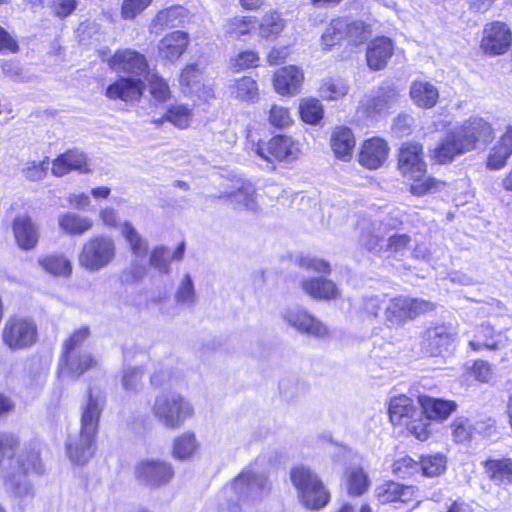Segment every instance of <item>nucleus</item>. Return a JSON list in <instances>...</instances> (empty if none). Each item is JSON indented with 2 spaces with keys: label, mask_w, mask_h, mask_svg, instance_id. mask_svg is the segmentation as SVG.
Instances as JSON below:
<instances>
[{
  "label": "nucleus",
  "mask_w": 512,
  "mask_h": 512,
  "mask_svg": "<svg viewBox=\"0 0 512 512\" xmlns=\"http://www.w3.org/2000/svg\"><path fill=\"white\" fill-rule=\"evenodd\" d=\"M0 465L7 491L16 505L23 510L34 498V489L27 475L44 472L39 450L35 446L19 447L18 439L11 434H0Z\"/></svg>",
  "instance_id": "obj_1"
},
{
  "label": "nucleus",
  "mask_w": 512,
  "mask_h": 512,
  "mask_svg": "<svg viewBox=\"0 0 512 512\" xmlns=\"http://www.w3.org/2000/svg\"><path fill=\"white\" fill-rule=\"evenodd\" d=\"M493 138L492 125L482 117L472 116L446 132L432 157L439 164L451 163L458 156L487 146Z\"/></svg>",
  "instance_id": "obj_2"
},
{
  "label": "nucleus",
  "mask_w": 512,
  "mask_h": 512,
  "mask_svg": "<svg viewBox=\"0 0 512 512\" xmlns=\"http://www.w3.org/2000/svg\"><path fill=\"white\" fill-rule=\"evenodd\" d=\"M267 474L258 462L245 467L219 494L220 512H241V504L261 500L270 492Z\"/></svg>",
  "instance_id": "obj_3"
},
{
  "label": "nucleus",
  "mask_w": 512,
  "mask_h": 512,
  "mask_svg": "<svg viewBox=\"0 0 512 512\" xmlns=\"http://www.w3.org/2000/svg\"><path fill=\"white\" fill-rule=\"evenodd\" d=\"M246 149L268 164L274 161L292 162L301 155L300 143L290 136L278 135L264 143L251 131L247 134Z\"/></svg>",
  "instance_id": "obj_4"
},
{
  "label": "nucleus",
  "mask_w": 512,
  "mask_h": 512,
  "mask_svg": "<svg viewBox=\"0 0 512 512\" xmlns=\"http://www.w3.org/2000/svg\"><path fill=\"white\" fill-rule=\"evenodd\" d=\"M151 411L162 426L171 430L182 427L194 414L191 403L174 392L159 393L154 399Z\"/></svg>",
  "instance_id": "obj_5"
},
{
  "label": "nucleus",
  "mask_w": 512,
  "mask_h": 512,
  "mask_svg": "<svg viewBox=\"0 0 512 512\" xmlns=\"http://www.w3.org/2000/svg\"><path fill=\"white\" fill-rule=\"evenodd\" d=\"M290 480L301 503L308 509H321L329 502V492L310 468L303 465L292 468Z\"/></svg>",
  "instance_id": "obj_6"
},
{
  "label": "nucleus",
  "mask_w": 512,
  "mask_h": 512,
  "mask_svg": "<svg viewBox=\"0 0 512 512\" xmlns=\"http://www.w3.org/2000/svg\"><path fill=\"white\" fill-rule=\"evenodd\" d=\"M116 257L114 240L105 235L89 238L82 246L79 255V265L88 272H98L109 266Z\"/></svg>",
  "instance_id": "obj_7"
},
{
  "label": "nucleus",
  "mask_w": 512,
  "mask_h": 512,
  "mask_svg": "<svg viewBox=\"0 0 512 512\" xmlns=\"http://www.w3.org/2000/svg\"><path fill=\"white\" fill-rule=\"evenodd\" d=\"M434 309L433 303L422 299L397 296L388 299L384 319L387 327L398 328L417 316Z\"/></svg>",
  "instance_id": "obj_8"
},
{
  "label": "nucleus",
  "mask_w": 512,
  "mask_h": 512,
  "mask_svg": "<svg viewBox=\"0 0 512 512\" xmlns=\"http://www.w3.org/2000/svg\"><path fill=\"white\" fill-rule=\"evenodd\" d=\"M38 329L33 319L24 316L9 317L2 329L3 344L11 351L24 350L37 340Z\"/></svg>",
  "instance_id": "obj_9"
},
{
  "label": "nucleus",
  "mask_w": 512,
  "mask_h": 512,
  "mask_svg": "<svg viewBox=\"0 0 512 512\" xmlns=\"http://www.w3.org/2000/svg\"><path fill=\"white\" fill-rule=\"evenodd\" d=\"M138 482L149 488H160L167 485L174 477V469L166 460L147 457L140 459L134 467Z\"/></svg>",
  "instance_id": "obj_10"
},
{
  "label": "nucleus",
  "mask_w": 512,
  "mask_h": 512,
  "mask_svg": "<svg viewBox=\"0 0 512 512\" xmlns=\"http://www.w3.org/2000/svg\"><path fill=\"white\" fill-rule=\"evenodd\" d=\"M281 319L301 334L315 338H325L329 334L327 326L300 306L286 307L280 312Z\"/></svg>",
  "instance_id": "obj_11"
},
{
  "label": "nucleus",
  "mask_w": 512,
  "mask_h": 512,
  "mask_svg": "<svg viewBox=\"0 0 512 512\" xmlns=\"http://www.w3.org/2000/svg\"><path fill=\"white\" fill-rule=\"evenodd\" d=\"M398 99V93L394 88L381 87L361 100L358 112L371 121H377L388 114Z\"/></svg>",
  "instance_id": "obj_12"
},
{
  "label": "nucleus",
  "mask_w": 512,
  "mask_h": 512,
  "mask_svg": "<svg viewBox=\"0 0 512 512\" xmlns=\"http://www.w3.org/2000/svg\"><path fill=\"white\" fill-rule=\"evenodd\" d=\"M511 43L512 32L507 24L494 21L485 25L480 47L486 55H502L509 50Z\"/></svg>",
  "instance_id": "obj_13"
},
{
  "label": "nucleus",
  "mask_w": 512,
  "mask_h": 512,
  "mask_svg": "<svg viewBox=\"0 0 512 512\" xmlns=\"http://www.w3.org/2000/svg\"><path fill=\"white\" fill-rule=\"evenodd\" d=\"M107 62L114 72L130 75L134 78L145 74L149 67L143 54L129 48L117 50Z\"/></svg>",
  "instance_id": "obj_14"
},
{
  "label": "nucleus",
  "mask_w": 512,
  "mask_h": 512,
  "mask_svg": "<svg viewBox=\"0 0 512 512\" xmlns=\"http://www.w3.org/2000/svg\"><path fill=\"white\" fill-rule=\"evenodd\" d=\"M397 168L404 178L425 173L427 164L422 144L415 141L402 143L398 150Z\"/></svg>",
  "instance_id": "obj_15"
},
{
  "label": "nucleus",
  "mask_w": 512,
  "mask_h": 512,
  "mask_svg": "<svg viewBox=\"0 0 512 512\" xmlns=\"http://www.w3.org/2000/svg\"><path fill=\"white\" fill-rule=\"evenodd\" d=\"M390 152L388 142L381 137H371L362 142L358 153V162L369 170L381 168Z\"/></svg>",
  "instance_id": "obj_16"
},
{
  "label": "nucleus",
  "mask_w": 512,
  "mask_h": 512,
  "mask_svg": "<svg viewBox=\"0 0 512 512\" xmlns=\"http://www.w3.org/2000/svg\"><path fill=\"white\" fill-rule=\"evenodd\" d=\"M190 42L187 32L175 30L161 38L157 45L158 58L164 64H175L186 52Z\"/></svg>",
  "instance_id": "obj_17"
},
{
  "label": "nucleus",
  "mask_w": 512,
  "mask_h": 512,
  "mask_svg": "<svg viewBox=\"0 0 512 512\" xmlns=\"http://www.w3.org/2000/svg\"><path fill=\"white\" fill-rule=\"evenodd\" d=\"M401 221L398 218H385L379 222L372 223L362 231L360 243L368 251L382 253L384 251V237L392 229L398 227Z\"/></svg>",
  "instance_id": "obj_18"
},
{
  "label": "nucleus",
  "mask_w": 512,
  "mask_h": 512,
  "mask_svg": "<svg viewBox=\"0 0 512 512\" xmlns=\"http://www.w3.org/2000/svg\"><path fill=\"white\" fill-rule=\"evenodd\" d=\"M105 404V398L100 393L89 391L85 403L81 406V427L84 435H97L98 424Z\"/></svg>",
  "instance_id": "obj_19"
},
{
  "label": "nucleus",
  "mask_w": 512,
  "mask_h": 512,
  "mask_svg": "<svg viewBox=\"0 0 512 512\" xmlns=\"http://www.w3.org/2000/svg\"><path fill=\"white\" fill-rule=\"evenodd\" d=\"M394 54V42L389 37L379 36L371 40L366 50L367 66L373 71L384 69Z\"/></svg>",
  "instance_id": "obj_20"
},
{
  "label": "nucleus",
  "mask_w": 512,
  "mask_h": 512,
  "mask_svg": "<svg viewBox=\"0 0 512 512\" xmlns=\"http://www.w3.org/2000/svg\"><path fill=\"white\" fill-rule=\"evenodd\" d=\"M12 230L17 246L23 251L33 250L39 241V228L28 215L13 220Z\"/></svg>",
  "instance_id": "obj_21"
},
{
  "label": "nucleus",
  "mask_w": 512,
  "mask_h": 512,
  "mask_svg": "<svg viewBox=\"0 0 512 512\" xmlns=\"http://www.w3.org/2000/svg\"><path fill=\"white\" fill-rule=\"evenodd\" d=\"M203 72L197 64L187 65L181 72L179 83L185 95H197L198 98L207 100L212 96V89L203 83Z\"/></svg>",
  "instance_id": "obj_22"
},
{
  "label": "nucleus",
  "mask_w": 512,
  "mask_h": 512,
  "mask_svg": "<svg viewBox=\"0 0 512 512\" xmlns=\"http://www.w3.org/2000/svg\"><path fill=\"white\" fill-rule=\"evenodd\" d=\"M94 435H84L80 431L78 436H71L66 443V452L70 461L79 466L85 465L95 452Z\"/></svg>",
  "instance_id": "obj_23"
},
{
  "label": "nucleus",
  "mask_w": 512,
  "mask_h": 512,
  "mask_svg": "<svg viewBox=\"0 0 512 512\" xmlns=\"http://www.w3.org/2000/svg\"><path fill=\"white\" fill-rule=\"evenodd\" d=\"M144 90V82L140 78L121 77L106 89V96L111 100L125 102L140 99Z\"/></svg>",
  "instance_id": "obj_24"
},
{
  "label": "nucleus",
  "mask_w": 512,
  "mask_h": 512,
  "mask_svg": "<svg viewBox=\"0 0 512 512\" xmlns=\"http://www.w3.org/2000/svg\"><path fill=\"white\" fill-rule=\"evenodd\" d=\"M303 79V72L297 66L283 67L274 75V89L280 95L293 96L299 92Z\"/></svg>",
  "instance_id": "obj_25"
},
{
  "label": "nucleus",
  "mask_w": 512,
  "mask_h": 512,
  "mask_svg": "<svg viewBox=\"0 0 512 512\" xmlns=\"http://www.w3.org/2000/svg\"><path fill=\"white\" fill-rule=\"evenodd\" d=\"M455 335L454 329L445 324L428 328L424 336L427 352L432 356L441 354L453 343Z\"/></svg>",
  "instance_id": "obj_26"
},
{
  "label": "nucleus",
  "mask_w": 512,
  "mask_h": 512,
  "mask_svg": "<svg viewBox=\"0 0 512 512\" xmlns=\"http://www.w3.org/2000/svg\"><path fill=\"white\" fill-rule=\"evenodd\" d=\"M98 364L90 352L81 351L69 356H62L59 371L62 376L79 377L84 372L96 367Z\"/></svg>",
  "instance_id": "obj_27"
},
{
  "label": "nucleus",
  "mask_w": 512,
  "mask_h": 512,
  "mask_svg": "<svg viewBox=\"0 0 512 512\" xmlns=\"http://www.w3.org/2000/svg\"><path fill=\"white\" fill-rule=\"evenodd\" d=\"M512 155V126H507L503 135L492 146L487 157L486 166L490 170L502 169Z\"/></svg>",
  "instance_id": "obj_28"
},
{
  "label": "nucleus",
  "mask_w": 512,
  "mask_h": 512,
  "mask_svg": "<svg viewBox=\"0 0 512 512\" xmlns=\"http://www.w3.org/2000/svg\"><path fill=\"white\" fill-rule=\"evenodd\" d=\"M331 149L336 158L342 161H350L355 147V137L351 129L336 127L330 139Z\"/></svg>",
  "instance_id": "obj_29"
},
{
  "label": "nucleus",
  "mask_w": 512,
  "mask_h": 512,
  "mask_svg": "<svg viewBox=\"0 0 512 512\" xmlns=\"http://www.w3.org/2000/svg\"><path fill=\"white\" fill-rule=\"evenodd\" d=\"M71 170H78L80 172H86L88 170L87 158L82 152L70 150L59 155L52 162V174L54 176H64Z\"/></svg>",
  "instance_id": "obj_30"
},
{
  "label": "nucleus",
  "mask_w": 512,
  "mask_h": 512,
  "mask_svg": "<svg viewBox=\"0 0 512 512\" xmlns=\"http://www.w3.org/2000/svg\"><path fill=\"white\" fill-rule=\"evenodd\" d=\"M410 97L416 106L430 109L437 104L439 91L431 82L426 80H415L410 86Z\"/></svg>",
  "instance_id": "obj_31"
},
{
  "label": "nucleus",
  "mask_w": 512,
  "mask_h": 512,
  "mask_svg": "<svg viewBox=\"0 0 512 512\" xmlns=\"http://www.w3.org/2000/svg\"><path fill=\"white\" fill-rule=\"evenodd\" d=\"M301 287L308 296L316 300H330L339 296L336 284L324 277L305 279Z\"/></svg>",
  "instance_id": "obj_32"
},
{
  "label": "nucleus",
  "mask_w": 512,
  "mask_h": 512,
  "mask_svg": "<svg viewBox=\"0 0 512 512\" xmlns=\"http://www.w3.org/2000/svg\"><path fill=\"white\" fill-rule=\"evenodd\" d=\"M419 402L422 407V413L427 419L443 421L453 413L457 404L454 401L432 398L429 396H421Z\"/></svg>",
  "instance_id": "obj_33"
},
{
  "label": "nucleus",
  "mask_w": 512,
  "mask_h": 512,
  "mask_svg": "<svg viewBox=\"0 0 512 512\" xmlns=\"http://www.w3.org/2000/svg\"><path fill=\"white\" fill-rule=\"evenodd\" d=\"M93 220L76 212H64L58 216L59 229L70 236H81L93 227Z\"/></svg>",
  "instance_id": "obj_34"
},
{
  "label": "nucleus",
  "mask_w": 512,
  "mask_h": 512,
  "mask_svg": "<svg viewBox=\"0 0 512 512\" xmlns=\"http://www.w3.org/2000/svg\"><path fill=\"white\" fill-rule=\"evenodd\" d=\"M188 17V11L182 6H173L160 11L153 19L150 30L158 32L165 28L181 26Z\"/></svg>",
  "instance_id": "obj_35"
},
{
  "label": "nucleus",
  "mask_w": 512,
  "mask_h": 512,
  "mask_svg": "<svg viewBox=\"0 0 512 512\" xmlns=\"http://www.w3.org/2000/svg\"><path fill=\"white\" fill-rule=\"evenodd\" d=\"M413 400L405 395L393 397L389 403V417L393 424H405L418 415Z\"/></svg>",
  "instance_id": "obj_36"
},
{
  "label": "nucleus",
  "mask_w": 512,
  "mask_h": 512,
  "mask_svg": "<svg viewBox=\"0 0 512 512\" xmlns=\"http://www.w3.org/2000/svg\"><path fill=\"white\" fill-rule=\"evenodd\" d=\"M375 493L378 501L382 504L396 501L408 502L414 494V488L389 481L378 486Z\"/></svg>",
  "instance_id": "obj_37"
},
{
  "label": "nucleus",
  "mask_w": 512,
  "mask_h": 512,
  "mask_svg": "<svg viewBox=\"0 0 512 512\" xmlns=\"http://www.w3.org/2000/svg\"><path fill=\"white\" fill-rule=\"evenodd\" d=\"M231 96L241 102L253 104L260 98L259 86L250 76H243L234 81L230 87Z\"/></svg>",
  "instance_id": "obj_38"
},
{
  "label": "nucleus",
  "mask_w": 512,
  "mask_h": 512,
  "mask_svg": "<svg viewBox=\"0 0 512 512\" xmlns=\"http://www.w3.org/2000/svg\"><path fill=\"white\" fill-rule=\"evenodd\" d=\"M484 469L489 478L499 486L512 484V460L488 459L484 463Z\"/></svg>",
  "instance_id": "obj_39"
},
{
  "label": "nucleus",
  "mask_w": 512,
  "mask_h": 512,
  "mask_svg": "<svg viewBox=\"0 0 512 512\" xmlns=\"http://www.w3.org/2000/svg\"><path fill=\"white\" fill-rule=\"evenodd\" d=\"M230 202L237 209H245L250 212H257L259 209V195L250 183H243L237 190L229 194Z\"/></svg>",
  "instance_id": "obj_40"
},
{
  "label": "nucleus",
  "mask_w": 512,
  "mask_h": 512,
  "mask_svg": "<svg viewBox=\"0 0 512 512\" xmlns=\"http://www.w3.org/2000/svg\"><path fill=\"white\" fill-rule=\"evenodd\" d=\"M286 25L285 19L277 12L264 14L259 23V36L266 40H275L279 37Z\"/></svg>",
  "instance_id": "obj_41"
},
{
  "label": "nucleus",
  "mask_w": 512,
  "mask_h": 512,
  "mask_svg": "<svg viewBox=\"0 0 512 512\" xmlns=\"http://www.w3.org/2000/svg\"><path fill=\"white\" fill-rule=\"evenodd\" d=\"M405 179L410 181L411 194L418 197L435 193L444 186L443 182L433 176L427 175V171L425 173H419V175L416 176L406 177Z\"/></svg>",
  "instance_id": "obj_42"
},
{
  "label": "nucleus",
  "mask_w": 512,
  "mask_h": 512,
  "mask_svg": "<svg viewBox=\"0 0 512 512\" xmlns=\"http://www.w3.org/2000/svg\"><path fill=\"white\" fill-rule=\"evenodd\" d=\"M345 39L350 45L358 46L365 43L372 35L373 25L363 20L346 18Z\"/></svg>",
  "instance_id": "obj_43"
},
{
  "label": "nucleus",
  "mask_w": 512,
  "mask_h": 512,
  "mask_svg": "<svg viewBox=\"0 0 512 512\" xmlns=\"http://www.w3.org/2000/svg\"><path fill=\"white\" fill-rule=\"evenodd\" d=\"M198 448L199 444L195 434L191 431H185L174 439L172 453L176 459L188 460Z\"/></svg>",
  "instance_id": "obj_44"
},
{
  "label": "nucleus",
  "mask_w": 512,
  "mask_h": 512,
  "mask_svg": "<svg viewBox=\"0 0 512 512\" xmlns=\"http://www.w3.org/2000/svg\"><path fill=\"white\" fill-rule=\"evenodd\" d=\"M38 262L44 271L53 276L69 277L72 273V264L63 255H48L39 258Z\"/></svg>",
  "instance_id": "obj_45"
},
{
  "label": "nucleus",
  "mask_w": 512,
  "mask_h": 512,
  "mask_svg": "<svg viewBox=\"0 0 512 512\" xmlns=\"http://www.w3.org/2000/svg\"><path fill=\"white\" fill-rule=\"evenodd\" d=\"M175 301L178 306L191 309L197 303V294L192 277L185 274L179 281L175 292Z\"/></svg>",
  "instance_id": "obj_46"
},
{
  "label": "nucleus",
  "mask_w": 512,
  "mask_h": 512,
  "mask_svg": "<svg viewBox=\"0 0 512 512\" xmlns=\"http://www.w3.org/2000/svg\"><path fill=\"white\" fill-rule=\"evenodd\" d=\"M164 118L173 126L179 129H186L192 121L193 108L187 104H172L164 113Z\"/></svg>",
  "instance_id": "obj_47"
},
{
  "label": "nucleus",
  "mask_w": 512,
  "mask_h": 512,
  "mask_svg": "<svg viewBox=\"0 0 512 512\" xmlns=\"http://www.w3.org/2000/svg\"><path fill=\"white\" fill-rule=\"evenodd\" d=\"M148 92L154 104H163L171 99V90L168 82L157 73L147 77Z\"/></svg>",
  "instance_id": "obj_48"
},
{
  "label": "nucleus",
  "mask_w": 512,
  "mask_h": 512,
  "mask_svg": "<svg viewBox=\"0 0 512 512\" xmlns=\"http://www.w3.org/2000/svg\"><path fill=\"white\" fill-rule=\"evenodd\" d=\"M299 113L305 123L316 125L323 119L324 108L316 98H303L299 104Z\"/></svg>",
  "instance_id": "obj_49"
},
{
  "label": "nucleus",
  "mask_w": 512,
  "mask_h": 512,
  "mask_svg": "<svg viewBox=\"0 0 512 512\" xmlns=\"http://www.w3.org/2000/svg\"><path fill=\"white\" fill-rule=\"evenodd\" d=\"M346 27V18L333 19L321 36V44L323 48L330 49L332 46L345 39Z\"/></svg>",
  "instance_id": "obj_50"
},
{
  "label": "nucleus",
  "mask_w": 512,
  "mask_h": 512,
  "mask_svg": "<svg viewBox=\"0 0 512 512\" xmlns=\"http://www.w3.org/2000/svg\"><path fill=\"white\" fill-rule=\"evenodd\" d=\"M121 232L135 256L143 257L147 254L148 246L146 241L130 222L126 221L123 223Z\"/></svg>",
  "instance_id": "obj_51"
},
{
  "label": "nucleus",
  "mask_w": 512,
  "mask_h": 512,
  "mask_svg": "<svg viewBox=\"0 0 512 512\" xmlns=\"http://www.w3.org/2000/svg\"><path fill=\"white\" fill-rule=\"evenodd\" d=\"M144 370L141 366H127L122 372V387L127 393H137L142 388Z\"/></svg>",
  "instance_id": "obj_52"
},
{
  "label": "nucleus",
  "mask_w": 512,
  "mask_h": 512,
  "mask_svg": "<svg viewBox=\"0 0 512 512\" xmlns=\"http://www.w3.org/2000/svg\"><path fill=\"white\" fill-rule=\"evenodd\" d=\"M349 90L348 83L340 78H331L324 81L320 87V95L327 100H338L344 97Z\"/></svg>",
  "instance_id": "obj_53"
},
{
  "label": "nucleus",
  "mask_w": 512,
  "mask_h": 512,
  "mask_svg": "<svg viewBox=\"0 0 512 512\" xmlns=\"http://www.w3.org/2000/svg\"><path fill=\"white\" fill-rule=\"evenodd\" d=\"M446 464V456L441 453H436L433 455L422 456L420 465L425 476L435 477L446 470Z\"/></svg>",
  "instance_id": "obj_54"
},
{
  "label": "nucleus",
  "mask_w": 512,
  "mask_h": 512,
  "mask_svg": "<svg viewBox=\"0 0 512 512\" xmlns=\"http://www.w3.org/2000/svg\"><path fill=\"white\" fill-rule=\"evenodd\" d=\"M494 330L489 325L481 326L475 335V339L469 342L470 347L474 351H479L483 348L494 350L499 347L498 341L494 340Z\"/></svg>",
  "instance_id": "obj_55"
},
{
  "label": "nucleus",
  "mask_w": 512,
  "mask_h": 512,
  "mask_svg": "<svg viewBox=\"0 0 512 512\" xmlns=\"http://www.w3.org/2000/svg\"><path fill=\"white\" fill-rule=\"evenodd\" d=\"M268 122L274 128L284 129L292 124L293 119L287 107L273 104L268 111Z\"/></svg>",
  "instance_id": "obj_56"
},
{
  "label": "nucleus",
  "mask_w": 512,
  "mask_h": 512,
  "mask_svg": "<svg viewBox=\"0 0 512 512\" xmlns=\"http://www.w3.org/2000/svg\"><path fill=\"white\" fill-rule=\"evenodd\" d=\"M49 165L50 162L48 157H45L40 162L27 161L23 164L21 172L29 181H40L46 176Z\"/></svg>",
  "instance_id": "obj_57"
},
{
  "label": "nucleus",
  "mask_w": 512,
  "mask_h": 512,
  "mask_svg": "<svg viewBox=\"0 0 512 512\" xmlns=\"http://www.w3.org/2000/svg\"><path fill=\"white\" fill-rule=\"evenodd\" d=\"M260 57L253 50H245L230 59V65L235 72H240L259 65Z\"/></svg>",
  "instance_id": "obj_58"
},
{
  "label": "nucleus",
  "mask_w": 512,
  "mask_h": 512,
  "mask_svg": "<svg viewBox=\"0 0 512 512\" xmlns=\"http://www.w3.org/2000/svg\"><path fill=\"white\" fill-rule=\"evenodd\" d=\"M254 28L253 17L236 16L225 24V31L233 37L248 34Z\"/></svg>",
  "instance_id": "obj_59"
},
{
  "label": "nucleus",
  "mask_w": 512,
  "mask_h": 512,
  "mask_svg": "<svg viewBox=\"0 0 512 512\" xmlns=\"http://www.w3.org/2000/svg\"><path fill=\"white\" fill-rule=\"evenodd\" d=\"M89 329L87 327H82L79 330H76L64 343V353L62 356H73V354L77 352H81L83 343L89 337Z\"/></svg>",
  "instance_id": "obj_60"
},
{
  "label": "nucleus",
  "mask_w": 512,
  "mask_h": 512,
  "mask_svg": "<svg viewBox=\"0 0 512 512\" xmlns=\"http://www.w3.org/2000/svg\"><path fill=\"white\" fill-rule=\"evenodd\" d=\"M452 436L455 442L464 443L468 441L475 428L470 423V420L465 417H457L451 424Z\"/></svg>",
  "instance_id": "obj_61"
},
{
  "label": "nucleus",
  "mask_w": 512,
  "mask_h": 512,
  "mask_svg": "<svg viewBox=\"0 0 512 512\" xmlns=\"http://www.w3.org/2000/svg\"><path fill=\"white\" fill-rule=\"evenodd\" d=\"M369 487V480L362 469H354L348 476L349 493L353 496L362 495Z\"/></svg>",
  "instance_id": "obj_62"
},
{
  "label": "nucleus",
  "mask_w": 512,
  "mask_h": 512,
  "mask_svg": "<svg viewBox=\"0 0 512 512\" xmlns=\"http://www.w3.org/2000/svg\"><path fill=\"white\" fill-rule=\"evenodd\" d=\"M429 420L430 419H427L426 417H422V412H418V415L412 420L406 421L405 425L410 433H412L417 439L425 441L430 435Z\"/></svg>",
  "instance_id": "obj_63"
},
{
  "label": "nucleus",
  "mask_w": 512,
  "mask_h": 512,
  "mask_svg": "<svg viewBox=\"0 0 512 512\" xmlns=\"http://www.w3.org/2000/svg\"><path fill=\"white\" fill-rule=\"evenodd\" d=\"M419 465L410 456H402L395 460L392 472L400 478H406L418 471Z\"/></svg>",
  "instance_id": "obj_64"
}]
</instances>
